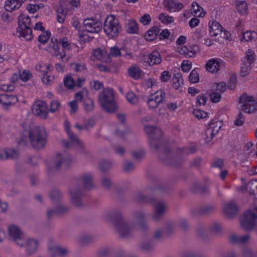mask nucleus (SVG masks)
I'll return each instance as SVG.
<instances>
[{
    "label": "nucleus",
    "mask_w": 257,
    "mask_h": 257,
    "mask_svg": "<svg viewBox=\"0 0 257 257\" xmlns=\"http://www.w3.org/2000/svg\"><path fill=\"white\" fill-rule=\"evenodd\" d=\"M239 100L241 110L242 111L253 112L257 111V101L253 96L245 93L240 97Z\"/></svg>",
    "instance_id": "obj_9"
},
{
    "label": "nucleus",
    "mask_w": 257,
    "mask_h": 257,
    "mask_svg": "<svg viewBox=\"0 0 257 257\" xmlns=\"http://www.w3.org/2000/svg\"><path fill=\"white\" fill-rule=\"evenodd\" d=\"M192 191L194 192H198L204 194L208 192V187L206 185H200L198 184H196L192 188Z\"/></svg>",
    "instance_id": "obj_43"
},
{
    "label": "nucleus",
    "mask_w": 257,
    "mask_h": 257,
    "mask_svg": "<svg viewBox=\"0 0 257 257\" xmlns=\"http://www.w3.org/2000/svg\"><path fill=\"white\" fill-rule=\"evenodd\" d=\"M20 79L24 82H26L32 77V74L28 71L24 70L19 75Z\"/></svg>",
    "instance_id": "obj_58"
},
{
    "label": "nucleus",
    "mask_w": 257,
    "mask_h": 257,
    "mask_svg": "<svg viewBox=\"0 0 257 257\" xmlns=\"http://www.w3.org/2000/svg\"><path fill=\"white\" fill-rule=\"evenodd\" d=\"M84 107L86 111H92L94 108V103L92 100L87 99L84 102Z\"/></svg>",
    "instance_id": "obj_59"
},
{
    "label": "nucleus",
    "mask_w": 257,
    "mask_h": 257,
    "mask_svg": "<svg viewBox=\"0 0 257 257\" xmlns=\"http://www.w3.org/2000/svg\"><path fill=\"white\" fill-rule=\"evenodd\" d=\"M100 103L105 111L114 112L118 110V105L114 98V92L110 88H104L99 95Z\"/></svg>",
    "instance_id": "obj_3"
},
{
    "label": "nucleus",
    "mask_w": 257,
    "mask_h": 257,
    "mask_svg": "<svg viewBox=\"0 0 257 257\" xmlns=\"http://www.w3.org/2000/svg\"><path fill=\"white\" fill-rule=\"evenodd\" d=\"M41 8L40 5L30 4L27 7V9L31 13H35Z\"/></svg>",
    "instance_id": "obj_63"
},
{
    "label": "nucleus",
    "mask_w": 257,
    "mask_h": 257,
    "mask_svg": "<svg viewBox=\"0 0 257 257\" xmlns=\"http://www.w3.org/2000/svg\"><path fill=\"white\" fill-rule=\"evenodd\" d=\"M71 199L72 203L76 206L80 207L82 206L81 198L83 196L82 190L78 188L76 190H71L70 191Z\"/></svg>",
    "instance_id": "obj_19"
},
{
    "label": "nucleus",
    "mask_w": 257,
    "mask_h": 257,
    "mask_svg": "<svg viewBox=\"0 0 257 257\" xmlns=\"http://www.w3.org/2000/svg\"><path fill=\"white\" fill-rule=\"evenodd\" d=\"M106 54V51L100 48L96 49L92 52V55L98 60H102Z\"/></svg>",
    "instance_id": "obj_46"
},
{
    "label": "nucleus",
    "mask_w": 257,
    "mask_h": 257,
    "mask_svg": "<svg viewBox=\"0 0 257 257\" xmlns=\"http://www.w3.org/2000/svg\"><path fill=\"white\" fill-rule=\"evenodd\" d=\"M210 98L213 102L216 103L220 101L221 95L220 93L214 91L210 93Z\"/></svg>",
    "instance_id": "obj_62"
},
{
    "label": "nucleus",
    "mask_w": 257,
    "mask_h": 257,
    "mask_svg": "<svg viewBox=\"0 0 257 257\" xmlns=\"http://www.w3.org/2000/svg\"><path fill=\"white\" fill-rule=\"evenodd\" d=\"M126 30L130 34H137L139 31L138 24L134 20H128L126 25Z\"/></svg>",
    "instance_id": "obj_33"
},
{
    "label": "nucleus",
    "mask_w": 257,
    "mask_h": 257,
    "mask_svg": "<svg viewBox=\"0 0 257 257\" xmlns=\"http://www.w3.org/2000/svg\"><path fill=\"white\" fill-rule=\"evenodd\" d=\"M223 27L216 21L209 23V34L211 37H216L221 34Z\"/></svg>",
    "instance_id": "obj_24"
},
{
    "label": "nucleus",
    "mask_w": 257,
    "mask_h": 257,
    "mask_svg": "<svg viewBox=\"0 0 257 257\" xmlns=\"http://www.w3.org/2000/svg\"><path fill=\"white\" fill-rule=\"evenodd\" d=\"M71 66L76 72H81L86 69V66L85 63H73L71 64Z\"/></svg>",
    "instance_id": "obj_52"
},
{
    "label": "nucleus",
    "mask_w": 257,
    "mask_h": 257,
    "mask_svg": "<svg viewBox=\"0 0 257 257\" xmlns=\"http://www.w3.org/2000/svg\"><path fill=\"white\" fill-rule=\"evenodd\" d=\"M242 39H244L245 42H254L257 40V33L254 31H246L242 34Z\"/></svg>",
    "instance_id": "obj_36"
},
{
    "label": "nucleus",
    "mask_w": 257,
    "mask_h": 257,
    "mask_svg": "<svg viewBox=\"0 0 257 257\" xmlns=\"http://www.w3.org/2000/svg\"><path fill=\"white\" fill-rule=\"evenodd\" d=\"M109 54L114 57L122 56L127 59L133 58V55L131 52H127L126 48L119 49L117 46L111 47Z\"/></svg>",
    "instance_id": "obj_16"
},
{
    "label": "nucleus",
    "mask_w": 257,
    "mask_h": 257,
    "mask_svg": "<svg viewBox=\"0 0 257 257\" xmlns=\"http://www.w3.org/2000/svg\"><path fill=\"white\" fill-rule=\"evenodd\" d=\"M126 99L131 104H136L138 101L137 96L133 92H129L126 94Z\"/></svg>",
    "instance_id": "obj_49"
},
{
    "label": "nucleus",
    "mask_w": 257,
    "mask_h": 257,
    "mask_svg": "<svg viewBox=\"0 0 257 257\" xmlns=\"http://www.w3.org/2000/svg\"><path fill=\"white\" fill-rule=\"evenodd\" d=\"M223 63L221 60L218 59L212 58L208 60L205 65L206 70L212 73L217 72Z\"/></svg>",
    "instance_id": "obj_17"
},
{
    "label": "nucleus",
    "mask_w": 257,
    "mask_h": 257,
    "mask_svg": "<svg viewBox=\"0 0 257 257\" xmlns=\"http://www.w3.org/2000/svg\"><path fill=\"white\" fill-rule=\"evenodd\" d=\"M44 66L46 67L47 70L42 71L44 73V76L42 77V81L46 85H50L53 81V78L47 75V70L49 69V66L44 65Z\"/></svg>",
    "instance_id": "obj_44"
},
{
    "label": "nucleus",
    "mask_w": 257,
    "mask_h": 257,
    "mask_svg": "<svg viewBox=\"0 0 257 257\" xmlns=\"http://www.w3.org/2000/svg\"><path fill=\"white\" fill-rule=\"evenodd\" d=\"M23 128L22 136L18 142L19 145L26 146L28 138L32 146L36 149L43 148L47 142V135L43 127L34 126L32 120H27L21 124Z\"/></svg>",
    "instance_id": "obj_2"
},
{
    "label": "nucleus",
    "mask_w": 257,
    "mask_h": 257,
    "mask_svg": "<svg viewBox=\"0 0 257 257\" xmlns=\"http://www.w3.org/2000/svg\"><path fill=\"white\" fill-rule=\"evenodd\" d=\"M177 52L181 55H183L187 58L194 57L196 56V53L192 50H189L186 46L178 47L177 48Z\"/></svg>",
    "instance_id": "obj_32"
},
{
    "label": "nucleus",
    "mask_w": 257,
    "mask_h": 257,
    "mask_svg": "<svg viewBox=\"0 0 257 257\" xmlns=\"http://www.w3.org/2000/svg\"><path fill=\"white\" fill-rule=\"evenodd\" d=\"M71 160L70 155L66 154L65 156H63L62 154L58 153L56 154L54 160L55 168L56 170L59 169L62 164L68 167L71 164Z\"/></svg>",
    "instance_id": "obj_14"
},
{
    "label": "nucleus",
    "mask_w": 257,
    "mask_h": 257,
    "mask_svg": "<svg viewBox=\"0 0 257 257\" xmlns=\"http://www.w3.org/2000/svg\"><path fill=\"white\" fill-rule=\"evenodd\" d=\"M48 249L53 257L57 255L63 256L67 252V250L59 246H51L49 245Z\"/></svg>",
    "instance_id": "obj_27"
},
{
    "label": "nucleus",
    "mask_w": 257,
    "mask_h": 257,
    "mask_svg": "<svg viewBox=\"0 0 257 257\" xmlns=\"http://www.w3.org/2000/svg\"><path fill=\"white\" fill-rule=\"evenodd\" d=\"M68 208L66 206L59 205L55 209H49L47 211L48 218H51L54 215H61L68 210Z\"/></svg>",
    "instance_id": "obj_26"
},
{
    "label": "nucleus",
    "mask_w": 257,
    "mask_h": 257,
    "mask_svg": "<svg viewBox=\"0 0 257 257\" xmlns=\"http://www.w3.org/2000/svg\"><path fill=\"white\" fill-rule=\"evenodd\" d=\"M32 110L36 112H48V107L44 101L38 100L32 105Z\"/></svg>",
    "instance_id": "obj_23"
},
{
    "label": "nucleus",
    "mask_w": 257,
    "mask_h": 257,
    "mask_svg": "<svg viewBox=\"0 0 257 257\" xmlns=\"http://www.w3.org/2000/svg\"><path fill=\"white\" fill-rule=\"evenodd\" d=\"M146 215L142 212L137 214V218L140 220L139 227L143 229L146 230L147 228V225L145 221Z\"/></svg>",
    "instance_id": "obj_45"
},
{
    "label": "nucleus",
    "mask_w": 257,
    "mask_h": 257,
    "mask_svg": "<svg viewBox=\"0 0 257 257\" xmlns=\"http://www.w3.org/2000/svg\"><path fill=\"white\" fill-rule=\"evenodd\" d=\"M61 106V103L58 100H53L50 104V110L51 112H54L58 111L59 108Z\"/></svg>",
    "instance_id": "obj_56"
},
{
    "label": "nucleus",
    "mask_w": 257,
    "mask_h": 257,
    "mask_svg": "<svg viewBox=\"0 0 257 257\" xmlns=\"http://www.w3.org/2000/svg\"><path fill=\"white\" fill-rule=\"evenodd\" d=\"M38 244L37 240L32 238L28 239L26 245L27 252L28 254H32L34 252L38 246Z\"/></svg>",
    "instance_id": "obj_29"
},
{
    "label": "nucleus",
    "mask_w": 257,
    "mask_h": 257,
    "mask_svg": "<svg viewBox=\"0 0 257 257\" xmlns=\"http://www.w3.org/2000/svg\"><path fill=\"white\" fill-rule=\"evenodd\" d=\"M223 210L226 217L231 218L237 213L238 207L234 201H230L224 205Z\"/></svg>",
    "instance_id": "obj_15"
},
{
    "label": "nucleus",
    "mask_w": 257,
    "mask_h": 257,
    "mask_svg": "<svg viewBox=\"0 0 257 257\" xmlns=\"http://www.w3.org/2000/svg\"><path fill=\"white\" fill-rule=\"evenodd\" d=\"M249 239V235L237 236L235 234H232L230 236V240L232 243H244L246 242Z\"/></svg>",
    "instance_id": "obj_35"
},
{
    "label": "nucleus",
    "mask_w": 257,
    "mask_h": 257,
    "mask_svg": "<svg viewBox=\"0 0 257 257\" xmlns=\"http://www.w3.org/2000/svg\"><path fill=\"white\" fill-rule=\"evenodd\" d=\"M92 176L90 174H85L78 179V182H82L84 188L86 189H90L94 187L92 182Z\"/></svg>",
    "instance_id": "obj_25"
},
{
    "label": "nucleus",
    "mask_w": 257,
    "mask_h": 257,
    "mask_svg": "<svg viewBox=\"0 0 257 257\" xmlns=\"http://www.w3.org/2000/svg\"><path fill=\"white\" fill-rule=\"evenodd\" d=\"M55 43L53 41V39H52V45L51 46L54 50V55L56 57L59 56V58L61 59L62 62L67 63L70 59L69 56L66 54V52L65 50H62L61 51H59L60 42H58L56 39H55Z\"/></svg>",
    "instance_id": "obj_13"
},
{
    "label": "nucleus",
    "mask_w": 257,
    "mask_h": 257,
    "mask_svg": "<svg viewBox=\"0 0 257 257\" xmlns=\"http://www.w3.org/2000/svg\"><path fill=\"white\" fill-rule=\"evenodd\" d=\"M159 20L162 23L165 24H171L174 21L172 16H170L165 13H161L160 14Z\"/></svg>",
    "instance_id": "obj_42"
},
{
    "label": "nucleus",
    "mask_w": 257,
    "mask_h": 257,
    "mask_svg": "<svg viewBox=\"0 0 257 257\" xmlns=\"http://www.w3.org/2000/svg\"><path fill=\"white\" fill-rule=\"evenodd\" d=\"M143 71L137 67H131L128 69L129 76L135 80H138L140 78L141 74Z\"/></svg>",
    "instance_id": "obj_38"
},
{
    "label": "nucleus",
    "mask_w": 257,
    "mask_h": 257,
    "mask_svg": "<svg viewBox=\"0 0 257 257\" xmlns=\"http://www.w3.org/2000/svg\"><path fill=\"white\" fill-rule=\"evenodd\" d=\"M18 19L19 27L17 32L20 33V37H23L27 41L32 40V29L30 17L22 13L19 16Z\"/></svg>",
    "instance_id": "obj_6"
},
{
    "label": "nucleus",
    "mask_w": 257,
    "mask_h": 257,
    "mask_svg": "<svg viewBox=\"0 0 257 257\" xmlns=\"http://www.w3.org/2000/svg\"><path fill=\"white\" fill-rule=\"evenodd\" d=\"M171 75L168 71H163L160 76V80L162 82H167L171 78Z\"/></svg>",
    "instance_id": "obj_61"
},
{
    "label": "nucleus",
    "mask_w": 257,
    "mask_h": 257,
    "mask_svg": "<svg viewBox=\"0 0 257 257\" xmlns=\"http://www.w3.org/2000/svg\"><path fill=\"white\" fill-rule=\"evenodd\" d=\"M252 66L251 65L242 62L240 67V75L245 77L250 72Z\"/></svg>",
    "instance_id": "obj_41"
},
{
    "label": "nucleus",
    "mask_w": 257,
    "mask_h": 257,
    "mask_svg": "<svg viewBox=\"0 0 257 257\" xmlns=\"http://www.w3.org/2000/svg\"><path fill=\"white\" fill-rule=\"evenodd\" d=\"M222 121L211 120L206 130L205 135L208 139H212L219 132L222 126Z\"/></svg>",
    "instance_id": "obj_11"
},
{
    "label": "nucleus",
    "mask_w": 257,
    "mask_h": 257,
    "mask_svg": "<svg viewBox=\"0 0 257 257\" xmlns=\"http://www.w3.org/2000/svg\"><path fill=\"white\" fill-rule=\"evenodd\" d=\"M145 155V151L143 149H141L132 153L133 157L135 159L140 160L143 158Z\"/></svg>",
    "instance_id": "obj_57"
},
{
    "label": "nucleus",
    "mask_w": 257,
    "mask_h": 257,
    "mask_svg": "<svg viewBox=\"0 0 257 257\" xmlns=\"http://www.w3.org/2000/svg\"><path fill=\"white\" fill-rule=\"evenodd\" d=\"M80 0H62L60 2L62 7L68 8V10L71 11L72 8H78L80 7Z\"/></svg>",
    "instance_id": "obj_30"
},
{
    "label": "nucleus",
    "mask_w": 257,
    "mask_h": 257,
    "mask_svg": "<svg viewBox=\"0 0 257 257\" xmlns=\"http://www.w3.org/2000/svg\"><path fill=\"white\" fill-rule=\"evenodd\" d=\"M237 83V78L235 76L232 75L230 77L229 82L227 85L228 88L233 90L235 88V85Z\"/></svg>",
    "instance_id": "obj_64"
},
{
    "label": "nucleus",
    "mask_w": 257,
    "mask_h": 257,
    "mask_svg": "<svg viewBox=\"0 0 257 257\" xmlns=\"http://www.w3.org/2000/svg\"><path fill=\"white\" fill-rule=\"evenodd\" d=\"M109 218L114 225L116 229L122 237H127L131 233L132 227L122 217L119 211L109 213Z\"/></svg>",
    "instance_id": "obj_4"
},
{
    "label": "nucleus",
    "mask_w": 257,
    "mask_h": 257,
    "mask_svg": "<svg viewBox=\"0 0 257 257\" xmlns=\"http://www.w3.org/2000/svg\"><path fill=\"white\" fill-rule=\"evenodd\" d=\"M145 61L149 64L150 66L158 65L162 62V58L160 53L158 51H153L152 53L145 58Z\"/></svg>",
    "instance_id": "obj_21"
},
{
    "label": "nucleus",
    "mask_w": 257,
    "mask_h": 257,
    "mask_svg": "<svg viewBox=\"0 0 257 257\" xmlns=\"http://www.w3.org/2000/svg\"><path fill=\"white\" fill-rule=\"evenodd\" d=\"M9 233L10 237L13 238L14 241L17 244L21 246H24L23 240L22 239V233L20 229L15 225H12L9 227Z\"/></svg>",
    "instance_id": "obj_12"
},
{
    "label": "nucleus",
    "mask_w": 257,
    "mask_h": 257,
    "mask_svg": "<svg viewBox=\"0 0 257 257\" xmlns=\"http://www.w3.org/2000/svg\"><path fill=\"white\" fill-rule=\"evenodd\" d=\"M83 26L85 30L91 33H98L102 28L101 22L92 18L84 19Z\"/></svg>",
    "instance_id": "obj_10"
},
{
    "label": "nucleus",
    "mask_w": 257,
    "mask_h": 257,
    "mask_svg": "<svg viewBox=\"0 0 257 257\" xmlns=\"http://www.w3.org/2000/svg\"><path fill=\"white\" fill-rule=\"evenodd\" d=\"M50 35V32H47L46 34L43 33L38 37V40L40 43L44 44L48 41Z\"/></svg>",
    "instance_id": "obj_55"
},
{
    "label": "nucleus",
    "mask_w": 257,
    "mask_h": 257,
    "mask_svg": "<svg viewBox=\"0 0 257 257\" xmlns=\"http://www.w3.org/2000/svg\"><path fill=\"white\" fill-rule=\"evenodd\" d=\"M50 197L53 202H59L61 197V193L58 190H52L50 193Z\"/></svg>",
    "instance_id": "obj_47"
},
{
    "label": "nucleus",
    "mask_w": 257,
    "mask_h": 257,
    "mask_svg": "<svg viewBox=\"0 0 257 257\" xmlns=\"http://www.w3.org/2000/svg\"><path fill=\"white\" fill-rule=\"evenodd\" d=\"M103 29L106 35L110 38L117 37L122 28L119 24L118 19L114 15L108 16L104 23Z\"/></svg>",
    "instance_id": "obj_5"
},
{
    "label": "nucleus",
    "mask_w": 257,
    "mask_h": 257,
    "mask_svg": "<svg viewBox=\"0 0 257 257\" xmlns=\"http://www.w3.org/2000/svg\"><path fill=\"white\" fill-rule=\"evenodd\" d=\"M254 61V53L250 49H248L245 53V56L242 59V62L247 64H252Z\"/></svg>",
    "instance_id": "obj_40"
},
{
    "label": "nucleus",
    "mask_w": 257,
    "mask_h": 257,
    "mask_svg": "<svg viewBox=\"0 0 257 257\" xmlns=\"http://www.w3.org/2000/svg\"><path fill=\"white\" fill-rule=\"evenodd\" d=\"M223 166V160L221 159L216 158L213 159L211 163V166L213 168L221 169Z\"/></svg>",
    "instance_id": "obj_54"
},
{
    "label": "nucleus",
    "mask_w": 257,
    "mask_h": 257,
    "mask_svg": "<svg viewBox=\"0 0 257 257\" xmlns=\"http://www.w3.org/2000/svg\"><path fill=\"white\" fill-rule=\"evenodd\" d=\"M172 82L173 87L176 89L182 86L184 84L182 73H175L172 78Z\"/></svg>",
    "instance_id": "obj_34"
},
{
    "label": "nucleus",
    "mask_w": 257,
    "mask_h": 257,
    "mask_svg": "<svg viewBox=\"0 0 257 257\" xmlns=\"http://www.w3.org/2000/svg\"><path fill=\"white\" fill-rule=\"evenodd\" d=\"M189 80L192 83H197L199 80V74L195 70H192L189 74Z\"/></svg>",
    "instance_id": "obj_50"
},
{
    "label": "nucleus",
    "mask_w": 257,
    "mask_h": 257,
    "mask_svg": "<svg viewBox=\"0 0 257 257\" xmlns=\"http://www.w3.org/2000/svg\"><path fill=\"white\" fill-rule=\"evenodd\" d=\"M236 8L241 15L246 14L248 7L246 3L244 1H237L236 2Z\"/></svg>",
    "instance_id": "obj_39"
},
{
    "label": "nucleus",
    "mask_w": 257,
    "mask_h": 257,
    "mask_svg": "<svg viewBox=\"0 0 257 257\" xmlns=\"http://www.w3.org/2000/svg\"><path fill=\"white\" fill-rule=\"evenodd\" d=\"M213 210L212 206L206 205L199 209V213L201 215L207 214L210 213Z\"/></svg>",
    "instance_id": "obj_60"
},
{
    "label": "nucleus",
    "mask_w": 257,
    "mask_h": 257,
    "mask_svg": "<svg viewBox=\"0 0 257 257\" xmlns=\"http://www.w3.org/2000/svg\"><path fill=\"white\" fill-rule=\"evenodd\" d=\"M166 93L162 90H160L152 94L150 97L160 104L162 103L164 99L166 97Z\"/></svg>",
    "instance_id": "obj_37"
},
{
    "label": "nucleus",
    "mask_w": 257,
    "mask_h": 257,
    "mask_svg": "<svg viewBox=\"0 0 257 257\" xmlns=\"http://www.w3.org/2000/svg\"><path fill=\"white\" fill-rule=\"evenodd\" d=\"M69 11L68 8L62 7V5L59 3V7L57 10V21L60 23H63L65 19L66 15Z\"/></svg>",
    "instance_id": "obj_31"
},
{
    "label": "nucleus",
    "mask_w": 257,
    "mask_h": 257,
    "mask_svg": "<svg viewBox=\"0 0 257 257\" xmlns=\"http://www.w3.org/2000/svg\"><path fill=\"white\" fill-rule=\"evenodd\" d=\"M18 156V151L14 149L5 148L0 151L1 160L14 159L17 158Z\"/></svg>",
    "instance_id": "obj_18"
},
{
    "label": "nucleus",
    "mask_w": 257,
    "mask_h": 257,
    "mask_svg": "<svg viewBox=\"0 0 257 257\" xmlns=\"http://www.w3.org/2000/svg\"><path fill=\"white\" fill-rule=\"evenodd\" d=\"M110 161L108 160L102 161L99 164V169L102 172H104L108 170L111 167Z\"/></svg>",
    "instance_id": "obj_53"
},
{
    "label": "nucleus",
    "mask_w": 257,
    "mask_h": 257,
    "mask_svg": "<svg viewBox=\"0 0 257 257\" xmlns=\"http://www.w3.org/2000/svg\"><path fill=\"white\" fill-rule=\"evenodd\" d=\"M250 188L249 193L250 194L255 195L257 193V180H252L248 184Z\"/></svg>",
    "instance_id": "obj_48"
},
{
    "label": "nucleus",
    "mask_w": 257,
    "mask_h": 257,
    "mask_svg": "<svg viewBox=\"0 0 257 257\" xmlns=\"http://www.w3.org/2000/svg\"><path fill=\"white\" fill-rule=\"evenodd\" d=\"M64 85L68 89H72L73 88L75 83L73 79L71 76H67L64 78Z\"/></svg>",
    "instance_id": "obj_51"
},
{
    "label": "nucleus",
    "mask_w": 257,
    "mask_h": 257,
    "mask_svg": "<svg viewBox=\"0 0 257 257\" xmlns=\"http://www.w3.org/2000/svg\"><path fill=\"white\" fill-rule=\"evenodd\" d=\"M165 7L170 12L179 11L184 7L182 3H177L173 0H167L165 3Z\"/></svg>",
    "instance_id": "obj_22"
},
{
    "label": "nucleus",
    "mask_w": 257,
    "mask_h": 257,
    "mask_svg": "<svg viewBox=\"0 0 257 257\" xmlns=\"http://www.w3.org/2000/svg\"><path fill=\"white\" fill-rule=\"evenodd\" d=\"M160 31L159 27L154 26L150 29L145 34L146 39L149 41H152L155 40L158 35Z\"/></svg>",
    "instance_id": "obj_28"
},
{
    "label": "nucleus",
    "mask_w": 257,
    "mask_h": 257,
    "mask_svg": "<svg viewBox=\"0 0 257 257\" xmlns=\"http://www.w3.org/2000/svg\"><path fill=\"white\" fill-rule=\"evenodd\" d=\"M144 129L149 139V143L151 148L157 151L163 148V151L160 156V159L163 163L178 167L183 162L182 157L184 155L192 154L197 151L196 145L192 144L189 147L178 148L177 150V155L170 159L169 157L172 150L168 147V142H165L164 144H162L163 133L161 128L145 124Z\"/></svg>",
    "instance_id": "obj_1"
},
{
    "label": "nucleus",
    "mask_w": 257,
    "mask_h": 257,
    "mask_svg": "<svg viewBox=\"0 0 257 257\" xmlns=\"http://www.w3.org/2000/svg\"><path fill=\"white\" fill-rule=\"evenodd\" d=\"M139 201L144 203H149L155 207V211L153 215L155 220H158L162 217L165 210V206L163 202L157 204V201L155 197H148L145 195L140 194L138 195Z\"/></svg>",
    "instance_id": "obj_7"
},
{
    "label": "nucleus",
    "mask_w": 257,
    "mask_h": 257,
    "mask_svg": "<svg viewBox=\"0 0 257 257\" xmlns=\"http://www.w3.org/2000/svg\"><path fill=\"white\" fill-rule=\"evenodd\" d=\"M18 100L16 96L6 94H0V103L6 108L14 104Z\"/></svg>",
    "instance_id": "obj_20"
},
{
    "label": "nucleus",
    "mask_w": 257,
    "mask_h": 257,
    "mask_svg": "<svg viewBox=\"0 0 257 257\" xmlns=\"http://www.w3.org/2000/svg\"><path fill=\"white\" fill-rule=\"evenodd\" d=\"M64 127L65 131L68 136L70 141L63 140L62 144L66 148H70L73 146L83 149L84 146L83 143L78 139L77 137L70 130V122L65 120L64 121Z\"/></svg>",
    "instance_id": "obj_8"
}]
</instances>
